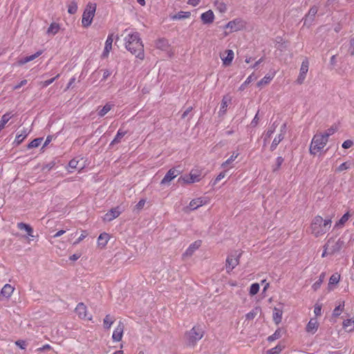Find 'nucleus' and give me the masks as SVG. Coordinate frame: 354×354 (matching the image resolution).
Wrapping results in <instances>:
<instances>
[{
    "label": "nucleus",
    "mask_w": 354,
    "mask_h": 354,
    "mask_svg": "<svg viewBox=\"0 0 354 354\" xmlns=\"http://www.w3.org/2000/svg\"><path fill=\"white\" fill-rule=\"evenodd\" d=\"M275 75V73H273L272 75H265L258 83L257 86L261 87L264 85L268 84L274 78Z\"/></svg>",
    "instance_id": "33"
},
{
    "label": "nucleus",
    "mask_w": 354,
    "mask_h": 354,
    "mask_svg": "<svg viewBox=\"0 0 354 354\" xmlns=\"http://www.w3.org/2000/svg\"><path fill=\"white\" fill-rule=\"evenodd\" d=\"M75 310L80 318L84 319L86 317V306L83 303H79Z\"/></svg>",
    "instance_id": "20"
},
{
    "label": "nucleus",
    "mask_w": 354,
    "mask_h": 354,
    "mask_svg": "<svg viewBox=\"0 0 354 354\" xmlns=\"http://www.w3.org/2000/svg\"><path fill=\"white\" fill-rule=\"evenodd\" d=\"M29 131L27 129H24L21 131H19L16 136L14 143L16 145H19L23 140L28 136Z\"/></svg>",
    "instance_id": "18"
},
{
    "label": "nucleus",
    "mask_w": 354,
    "mask_h": 354,
    "mask_svg": "<svg viewBox=\"0 0 354 354\" xmlns=\"http://www.w3.org/2000/svg\"><path fill=\"white\" fill-rule=\"evenodd\" d=\"M239 156V153L238 152H233L232 156L226 160L225 162H223L221 165V167L223 169H227L228 167L230 168L233 167V166H230V165L235 160V159Z\"/></svg>",
    "instance_id": "29"
},
{
    "label": "nucleus",
    "mask_w": 354,
    "mask_h": 354,
    "mask_svg": "<svg viewBox=\"0 0 354 354\" xmlns=\"http://www.w3.org/2000/svg\"><path fill=\"white\" fill-rule=\"evenodd\" d=\"M77 10V4L75 0H73L68 6V12L75 14Z\"/></svg>",
    "instance_id": "50"
},
{
    "label": "nucleus",
    "mask_w": 354,
    "mask_h": 354,
    "mask_svg": "<svg viewBox=\"0 0 354 354\" xmlns=\"http://www.w3.org/2000/svg\"><path fill=\"white\" fill-rule=\"evenodd\" d=\"M332 216L325 218L319 215L315 216L311 221L309 230L310 234L315 237H319L327 233L332 226Z\"/></svg>",
    "instance_id": "2"
},
{
    "label": "nucleus",
    "mask_w": 354,
    "mask_h": 354,
    "mask_svg": "<svg viewBox=\"0 0 354 354\" xmlns=\"http://www.w3.org/2000/svg\"><path fill=\"white\" fill-rule=\"evenodd\" d=\"M113 106V104H111V103H106L103 107L102 109H101L99 111H98V115L100 117H103L111 109L112 107Z\"/></svg>",
    "instance_id": "38"
},
{
    "label": "nucleus",
    "mask_w": 354,
    "mask_h": 354,
    "mask_svg": "<svg viewBox=\"0 0 354 354\" xmlns=\"http://www.w3.org/2000/svg\"><path fill=\"white\" fill-rule=\"evenodd\" d=\"M201 19L204 24H212L214 20V14L212 10H209L201 15Z\"/></svg>",
    "instance_id": "17"
},
{
    "label": "nucleus",
    "mask_w": 354,
    "mask_h": 354,
    "mask_svg": "<svg viewBox=\"0 0 354 354\" xmlns=\"http://www.w3.org/2000/svg\"><path fill=\"white\" fill-rule=\"evenodd\" d=\"M318 8L315 6L311 7L308 12V14L306 15L304 24L306 23V21H313L314 20V18L317 13Z\"/></svg>",
    "instance_id": "30"
},
{
    "label": "nucleus",
    "mask_w": 354,
    "mask_h": 354,
    "mask_svg": "<svg viewBox=\"0 0 354 354\" xmlns=\"http://www.w3.org/2000/svg\"><path fill=\"white\" fill-rule=\"evenodd\" d=\"M343 326L345 328L351 327V328L350 329V330H351L354 329V321H353L352 319H346L343 322Z\"/></svg>",
    "instance_id": "55"
},
{
    "label": "nucleus",
    "mask_w": 354,
    "mask_h": 354,
    "mask_svg": "<svg viewBox=\"0 0 354 354\" xmlns=\"http://www.w3.org/2000/svg\"><path fill=\"white\" fill-rule=\"evenodd\" d=\"M325 277H326L325 272H322L320 274V275L319 277V279L317 281H315L312 286V288L313 289L314 291H317L321 287V286L325 279Z\"/></svg>",
    "instance_id": "34"
},
{
    "label": "nucleus",
    "mask_w": 354,
    "mask_h": 354,
    "mask_svg": "<svg viewBox=\"0 0 354 354\" xmlns=\"http://www.w3.org/2000/svg\"><path fill=\"white\" fill-rule=\"evenodd\" d=\"M146 203L145 199H141L140 201L136 204V208L138 210H140L143 208Z\"/></svg>",
    "instance_id": "60"
},
{
    "label": "nucleus",
    "mask_w": 354,
    "mask_h": 354,
    "mask_svg": "<svg viewBox=\"0 0 354 354\" xmlns=\"http://www.w3.org/2000/svg\"><path fill=\"white\" fill-rule=\"evenodd\" d=\"M349 51L352 55H354V37L350 41Z\"/></svg>",
    "instance_id": "64"
},
{
    "label": "nucleus",
    "mask_w": 354,
    "mask_h": 354,
    "mask_svg": "<svg viewBox=\"0 0 354 354\" xmlns=\"http://www.w3.org/2000/svg\"><path fill=\"white\" fill-rule=\"evenodd\" d=\"M191 15L189 12L180 11L172 17L173 19H183L189 18Z\"/></svg>",
    "instance_id": "46"
},
{
    "label": "nucleus",
    "mask_w": 354,
    "mask_h": 354,
    "mask_svg": "<svg viewBox=\"0 0 354 354\" xmlns=\"http://www.w3.org/2000/svg\"><path fill=\"white\" fill-rule=\"evenodd\" d=\"M308 66H309V62H308V59L304 60L301 63L300 71H299V76L297 80V84H303V82L306 78V73H308Z\"/></svg>",
    "instance_id": "9"
},
{
    "label": "nucleus",
    "mask_w": 354,
    "mask_h": 354,
    "mask_svg": "<svg viewBox=\"0 0 354 354\" xmlns=\"http://www.w3.org/2000/svg\"><path fill=\"white\" fill-rule=\"evenodd\" d=\"M282 315H283L282 309L277 308V307L274 308L272 317H273V320L276 324H279L281 322Z\"/></svg>",
    "instance_id": "26"
},
{
    "label": "nucleus",
    "mask_w": 354,
    "mask_h": 354,
    "mask_svg": "<svg viewBox=\"0 0 354 354\" xmlns=\"http://www.w3.org/2000/svg\"><path fill=\"white\" fill-rule=\"evenodd\" d=\"M287 125L286 123H283L280 128V133L274 138L271 146L270 150L274 151L280 142L284 138V136L286 133Z\"/></svg>",
    "instance_id": "7"
},
{
    "label": "nucleus",
    "mask_w": 354,
    "mask_h": 354,
    "mask_svg": "<svg viewBox=\"0 0 354 354\" xmlns=\"http://www.w3.org/2000/svg\"><path fill=\"white\" fill-rule=\"evenodd\" d=\"M17 227L21 230H26L29 236H32V228L28 224L24 223H19L17 224Z\"/></svg>",
    "instance_id": "44"
},
{
    "label": "nucleus",
    "mask_w": 354,
    "mask_h": 354,
    "mask_svg": "<svg viewBox=\"0 0 354 354\" xmlns=\"http://www.w3.org/2000/svg\"><path fill=\"white\" fill-rule=\"evenodd\" d=\"M258 114H259V111L257 113V114L255 115L254 118H253V120H252L251 123H250V125L252 127H256L257 124H258V122H259V118L258 117Z\"/></svg>",
    "instance_id": "61"
},
{
    "label": "nucleus",
    "mask_w": 354,
    "mask_h": 354,
    "mask_svg": "<svg viewBox=\"0 0 354 354\" xmlns=\"http://www.w3.org/2000/svg\"><path fill=\"white\" fill-rule=\"evenodd\" d=\"M351 214L348 212L345 213L334 225V228H341L349 220Z\"/></svg>",
    "instance_id": "28"
},
{
    "label": "nucleus",
    "mask_w": 354,
    "mask_h": 354,
    "mask_svg": "<svg viewBox=\"0 0 354 354\" xmlns=\"http://www.w3.org/2000/svg\"><path fill=\"white\" fill-rule=\"evenodd\" d=\"M15 288L10 284H6L0 292V300L9 299L13 293Z\"/></svg>",
    "instance_id": "12"
},
{
    "label": "nucleus",
    "mask_w": 354,
    "mask_h": 354,
    "mask_svg": "<svg viewBox=\"0 0 354 354\" xmlns=\"http://www.w3.org/2000/svg\"><path fill=\"white\" fill-rule=\"evenodd\" d=\"M96 10V4L89 3L82 15V24L84 27L88 28L91 26Z\"/></svg>",
    "instance_id": "4"
},
{
    "label": "nucleus",
    "mask_w": 354,
    "mask_h": 354,
    "mask_svg": "<svg viewBox=\"0 0 354 354\" xmlns=\"http://www.w3.org/2000/svg\"><path fill=\"white\" fill-rule=\"evenodd\" d=\"M283 162V158L281 157V156H278L277 158H276V163H275V165H274L272 167V171H276L277 170L279 169V168L281 167L282 163Z\"/></svg>",
    "instance_id": "52"
},
{
    "label": "nucleus",
    "mask_w": 354,
    "mask_h": 354,
    "mask_svg": "<svg viewBox=\"0 0 354 354\" xmlns=\"http://www.w3.org/2000/svg\"><path fill=\"white\" fill-rule=\"evenodd\" d=\"M120 214L121 211L119 207L112 208L106 214H104L103 220L104 221L110 222L118 217Z\"/></svg>",
    "instance_id": "11"
},
{
    "label": "nucleus",
    "mask_w": 354,
    "mask_h": 354,
    "mask_svg": "<svg viewBox=\"0 0 354 354\" xmlns=\"http://www.w3.org/2000/svg\"><path fill=\"white\" fill-rule=\"evenodd\" d=\"M344 241L342 239H339L330 248V253L335 254L341 250L344 246Z\"/></svg>",
    "instance_id": "23"
},
{
    "label": "nucleus",
    "mask_w": 354,
    "mask_h": 354,
    "mask_svg": "<svg viewBox=\"0 0 354 354\" xmlns=\"http://www.w3.org/2000/svg\"><path fill=\"white\" fill-rule=\"evenodd\" d=\"M344 301H342L333 310V315L334 317H338L344 310Z\"/></svg>",
    "instance_id": "49"
},
{
    "label": "nucleus",
    "mask_w": 354,
    "mask_h": 354,
    "mask_svg": "<svg viewBox=\"0 0 354 354\" xmlns=\"http://www.w3.org/2000/svg\"><path fill=\"white\" fill-rule=\"evenodd\" d=\"M206 200L203 198H198L193 199L190 201L188 208L190 209V210H195L197 208L203 206L206 203Z\"/></svg>",
    "instance_id": "16"
},
{
    "label": "nucleus",
    "mask_w": 354,
    "mask_h": 354,
    "mask_svg": "<svg viewBox=\"0 0 354 354\" xmlns=\"http://www.w3.org/2000/svg\"><path fill=\"white\" fill-rule=\"evenodd\" d=\"M353 165V163L351 162H344L336 169V171L342 172L344 170L350 169Z\"/></svg>",
    "instance_id": "48"
},
{
    "label": "nucleus",
    "mask_w": 354,
    "mask_h": 354,
    "mask_svg": "<svg viewBox=\"0 0 354 354\" xmlns=\"http://www.w3.org/2000/svg\"><path fill=\"white\" fill-rule=\"evenodd\" d=\"M41 53H42V51H37V53H35V54H33L32 55L26 56L24 58H21L19 60H18L17 64L19 66L24 65L30 61L34 60L35 59L38 57L39 55H41Z\"/></svg>",
    "instance_id": "21"
},
{
    "label": "nucleus",
    "mask_w": 354,
    "mask_h": 354,
    "mask_svg": "<svg viewBox=\"0 0 354 354\" xmlns=\"http://www.w3.org/2000/svg\"><path fill=\"white\" fill-rule=\"evenodd\" d=\"M328 140L319 132L315 134L310 144L309 152L311 155H316L321 152L326 146Z\"/></svg>",
    "instance_id": "3"
},
{
    "label": "nucleus",
    "mask_w": 354,
    "mask_h": 354,
    "mask_svg": "<svg viewBox=\"0 0 354 354\" xmlns=\"http://www.w3.org/2000/svg\"><path fill=\"white\" fill-rule=\"evenodd\" d=\"M245 27V22L241 19H235L229 21L225 26V28L230 29L231 32H236L243 29Z\"/></svg>",
    "instance_id": "8"
},
{
    "label": "nucleus",
    "mask_w": 354,
    "mask_h": 354,
    "mask_svg": "<svg viewBox=\"0 0 354 354\" xmlns=\"http://www.w3.org/2000/svg\"><path fill=\"white\" fill-rule=\"evenodd\" d=\"M261 309L258 307L253 308L251 311L245 315L246 319L248 320L253 319L259 313Z\"/></svg>",
    "instance_id": "43"
},
{
    "label": "nucleus",
    "mask_w": 354,
    "mask_h": 354,
    "mask_svg": "<svg viewBox=\"0 0 354 354\" xmlns=\"http://www.w3.org/2000/svg\"><path fill=\"white\" fill-rule=\"evenodd\" d=\"M225 53L227 55L225 57H221V58L224 65L229 66L234 59V54L232 50H227Z\"/></svg>",
    "instance_id": "24"
},
{
    "label": "nucleus",
    "mask_w": 354,
    "mask_h": 354,
    "mask_svg": "<svg viewBox=\"0 0 354 354\" xmlns=\"http://www.w3.org/2000/svg\"><path fill=\"white\" fill-rule=\"evenodd\" d=\"M318 326L319 324L316 319H310L306 326V330L308 333L314 334L317 330Z\"/></svg>",
    "instance_id": "19"
},
{
    "label": "nucleus",
    "mask_w": 354,
    "mask_h": 354,
    "mask_svg": "<svg viewBox=\"0 0 354 354\" xmlns=\"http://www.w3.org/2000/svg\"><path fill=\"white\" fill-rule=\"evenodd\" d=\"M353 145V142L351 140H346L343 143L342 147L344 149H348Z\"/></svg>",
    "instance_id": "58"
},
{
    "label": "nucleus",
    "mask_w": 354,
    "mask_h": 354,
    "mask_svg": "<svg viewBox=\"0 0 354 354\" xmlns=\"http://www.w3.org/2000/svg\"><path fill=\"white\" fill-rule=\"evenodd\" d=\"M226 174V171L221 172L215 178L214 185H216L218 182H219L221 179H223Z\"/></svg>",
    "instance_id": "59"
},
{
    "label": "nucleus",
    "mask_w": 354,
    "mask_h": 354,
    "mask_svg": "<svg viewBox=\"0 0 354 354\" xmlns=\"http://www.w3.org/2000/svg\"><path fill=\"white\" fill-rule=\"evenodd\" d=\"M124 325L122 322L120 321L118 326L114 329L112 335V339L114 342L121 341L124 333Z\"/></svg>",
    "instance_id": "10"
},
{
    "label": "nucleus",
    "mask_w": 354,
    "mask_h": 354,
    "mask_svg": "<svg viewBox=\"0 0 354 354\" xmlns=\"http://www.w3.org/2000/svg\"><path fill=\"white\" fill-rule=\"evenodd\" d=\"M284 346L279 344L275 347L267 351L266 354H279L283 349Z\"/></svg>",
    "instance_id": "47"
},
{
    "label": "nucleus",
    "mask_w": 354,
    "mask_h": 354,
    "mask_svg": "<svg viewBox=\"0 0 354 354\" xmlns=\"http://www.w3.org/2000/svg\"><path fill=\"white\" fill-rule=\"evenodd\" d=\"M340 280V274L338 273L333 274L329 279V282L328 284V290H333V286L337 285Z\"/></svg>",
    "instance_id": "27"
},
{
    "label": "nucleus",
    "mask_w": 354,
    "mask_h": 354,
    "mask_svg": "<svg viewBox=\"0 0 354 354\" xmlns=\"http://www.w3.org/2000/svg\"><path fill=\"white\" fill-rule=\"evenodd\" d=\"M125 134H126V131H124L122 129H119L118 131L117 134L115 136L114 139L111 142V145L119 143L120 142L121 139L124 136Z\"/></svg>",
    "instance_id": "41"
},
{
    "label": "nucleus",
    "mask_w": 354,
    "mask_h": 354,
    "mask_svg": "<svg viewBox=\"0 0 354 354\" xmlns=\"http://www.w3.org/2000/svg\"><path fill=\"white\" fill-rule=\"evenodd\" d=\"M60 26L58 24L52 23L48 27L46 32L48 35H55L58 32Z\"/></svg>",
    "instance_id": "35"
},
{
    "label": "nucleus",
    "mask_w": 354,
    "mask_h": 354,
    "mask_svg": "<svg viewBox=\"0 0 354 354\" xmlns=\"http://www.w3.org/2000/svg\"><path fill=\"white\" fill-rule=\"evenodd\" d=\"M113 34H111V35H109L108 37H107V39L105 41V46H104V51L102 53V57H107L110 51L112 49V44H113Z\"/></svg>",
    "instance_id": "15"
},
{
    "label": "nucleus",
    "mask_w": 354,
    "mask_h": 354,
    "mask_svg": "<svg viewBox=\"0 0 354 354\" xmlns=\"http://www.w3.org/2000/svg\"><path fill=\"white\" fill-rule=\"evenodd\" d=\"M193 108L192 106H189L182 114L181 118L183 119L185 118L192 111Z\"/></svg>",
    "instance_id": "63"
},
{
    "label": "nucleus",
    "mask_w": 354,
    "mask_h": 354,
    "mask_svg": "<svg viewBox=\"0 0 354 354\" xmlns=\"http://www.w3.org/2000/svg\"><path fill=\"white\" fill-rule=\"evenodd\" d=\"M178 174L179 172L175 168L170 169L165 174L164 178L162 179L160 184H169L173 179H174L178 175Z\"/></svg>",
    "instance_id": "14"
},
{
    "label": "nucleus",
    "mask_w": 354,
    "mask_h": 354,
    "mask_svg": "<svg viewBox=\"0 0 354 354\" xmlns=\"http://www.w3.org/2000/svg\"><path fill=\"white\" fill-rule=\"evenodd\" d=\"M241 255V252L235 251L234 253L230 254L226 259V270L229 273L239 263V258Z\"/></svg>",
    "instance_id": "6"
},
{
    "label": "nucleus",
    "mask_w": 354,
    "mask_h": 354,
    "mask_svg": "<svg viewBox=\"0 0 354 354\" xmlns=\"http://www.w3.org/2000/svg\"><path fill=\"white\" fill-rule=\"evenodd\" d=\"M124 40L125 48L128 51L141 60L145 59L144 45L138 32L128 33Z\"/></svg>",
    "instance_id": "1"
},
{
    "label": "nucleus",
    "mask_w": 354,
    "mask_h": 354,
    "mask_svg": "<svg viewBox=\"0 0 354 354\" xmlns=\"http://www.w3.org/2000/svg\"><path fill=\"white\" fill-rule=\"evenodd\" d=\"M59 77V74H57L55 77H53L51 79H49L48 80H46L43 82H41L43 87H47L50 84H51L56 79H57Z\"/></svg>",
    "instance_id": "57"
},
{
    "label": "nucleus",
    "mask_w": 354,
    "mask_h": 354,
    "mask_svg": "<svg viewBox=\"0 0 354 354\" xmlns=\"http://www.w3.org/2000/svg\"><path fill=\"white\" fill-rule=\"evenodd\" d=\"M230 102V99L227 97H223L221 101V107H220V113L224 114L226 112L227 106L229 102Z\"/></svg>",
    "instance_id": "39"
},
{
    "label": "nucleus",
    "mask_w": 354,
    "mask_h": 354,
    "mask_svg": "<svg viewBox=\"0 0 354 354\" xmlns=\"http://www.w3.org/2000/svg\"><path fill=\"white\" fill-rule=\"evenodd\" d=\"M79 159L73 158L68 162V171L69 173L73 172V170L78 168Z\"/></svg>",
    "instance_id": "40"
},
{
    "label": "nucleus",
    "mask_w": 354,
    "mask_h": 354,
    "mask_svg": "<svg viewBox=\"0 0 354 354\" xmlns=\"http://www.w3.org/2000/svg\"><path fill=\"white\" fill-rule=\"evenodd\" d=\"M12 115L9 113H6L1 118L0 122L3 124L4 126L7 124V122L10 120Z\"/></svg>",
    "instance_id": "56"
},
{
    "label": "nucleus",
    "mask_w": 354,
    "mask_h": 354,
    "mask_svg": "<svg viewBox=\"0 0 354 354\" xmlns=\"http://www.w3.org/2000/svg\"><path fill=\"white\" fill-rule=\"evenodd\" d=\"M42 138H36L32 140L28 145V149L36 148L39 147L42 141Z\"/></svg>",
    "instance_id": "51"
},
{
    "label": "nucleus",
    "mask_w": 354,
    "mask_h": 354,
    "mask_svg": "<svg viewBox=\"0 0 354 354\" xmlns=\"http://www.w3.org/2000/svg\"><path fill=\"white\" fill-rule=\"evenodd\" d=\"M203 330L198 326L193 327L187 334L186 339L188 345L194 346L203 337Z\"/></svg>",
    "instance_id": "5"
},
{
    "label": "nucleus",
    "mask_w": 354,
    "mask_h": 354,
    "mask_svg": "<svg viewBox=\"0 0 354 354\" xmlns=\"http://www.w3.org/2000/svg\"><path fill=\"white\" fill-rule=\"evenodd\" d=\"M314 313L317 316H319L322 314V307L319 305H316L314 308Z\"/></svg>",
    "instance_id": "62"
},
{
    "label": "nucleus",
    "mask_w": 354,
    "mask_h": 354,
    "mask_svg": "<svg viewBox=\"0 0 354 354\" xmlns=\"http://www.w3.org/2000/svg\"><path fill=\"white\" fill-rule=\"evenodd\" d=\"M281 336H282V330L281 328H278L277 330H275V332L272 335H270L268 337V341L273 342L276 339H279L280 337H281Z\"/></svg>",
    "instance_id": "45"
},
{
    "label": "nucleus",
    "mask_w": 354,
    "mask_h": 354,
    "mask_svg": "<svg viewBox=\"0 0 354 354\" xmlns=\"http://www.w3.org/2000/svg\"><path fill=\"white\" fill-rule=\"evenodd\" d=\"M156 46L157 48L162 50H168L169 48V42L165 39H159L156 42Z\"/></svg>",
    "instance_id": "31"
},
{
    "label": "nucleus",
    "mask_w": 354,
    "mask_h": 354,
    "mask_svg": "<svg viewBox=\"0 0 354 354\" xmlns=\"http://www.w3.org/2000/svg\"><path fill=\"white\" fill-rule=\"evenodd\" d=\"M214 5L215 6L216 10L221 13H224L227 10V6L223 1L216 0L214 2Z\"/></svg>",
    "instance_id": "32"
},
{
    "label": "nucleus",
    "mask_w": 354,
    "mask_h": 354,
    "mask_svg": "<svg viewBox=\"0 0 354 354\" xmlns=\"http://www.w3.org/2000/svg\"><path fill=\"white\" fill-rule=\"evenodd\" d=\"M115 319L110 315H106L103 320L104 327L106 329H109L112 324L114 323Z\"/></svg>",
    "instance_id": "37"
},
{
    "label": "nucleus",
    "mask_w": 354,
    "mask_h": 354,
    "mask_svg": "<svg viewBox=\"0 0 354 354\" xmlns=\"http://www.w3.org/2000/svg\"><path fill=\"white\" fill-rule=\"evenodd\" d=\"M259 290V285L257 283H252L250 288V294L251 295H256Z\"/></svg>",
    "instance_id": "53"
},
{
    "label": "nucleus",
    "mask_w": 354,
    "mask_h": 354,
    "mask_svg": "<svg viewBox=\"0 0 354 354\" xmlns=\"http://www.w3.org/2000/svg\"><path fill=\"white\" fill-rule=\"evenodd\" d=\"M201 246V241H195L185 250L184 256H192L193 253Z\"/></svg>",
    "instance_id": "25"
},
{
    "label": "nucleus",
    "mask_w": 354,
    "mask_h": 354,
    "mask_svg": "<svg viewBox=\"0 0 354 354\" xmlns=\"http://www.w3.org/2000/svg\"><path fill=\"white\" fill-rule=\"evenodd\" d=\"M254 78H253V74L249 75L247 79L245 80V81L239 87V90H244L245 86L249 84L252 81H253Z\"/></svg>",
    "instance_id": "54"
},
{
    "label": "nucleus",
    "mask_w": 354,
    "mask_h": 354,
    "mask_svg": "<svg viewBox=\"0 0 354 354\" xmlns=\"http://www.w3.org/2000/svg\"><path fill=\"white\" fill-rule=\"evenodd\" d=\"M278 124L277 122H273V124L268 128L266 131V136L264 138V142H266L268 139L271 137L272 134L275 131L276 128L277 127Z\"/></svg>",
    "instance_id": "36"
},
{
    "label": "nucleus",
    "mask_w": 354,
    "mask_h": 354,
    "mask_svg": "<svg viewBox=\"0 0 354 354\" xmlns=\"http://www.w3.org/2000/svg\"><path fill=\"white\" fill-rule=\"evenodd\" d=\"M109 239H110V236H109V234H107L106 232L100 234L97 238L98 246H100L101 248H104L106 245Z\"/></svg>",
    "instance_id": "22"
},
{
    "label": "nucleus",
    "mask_w": 354,
    "mask_h": 354,
    "mask_svg": "<svg viewBox=\"0 0 354 354\" xmlns=\"http://www.w3.org/2000/svg\"><path fill=\"white\" fill-rule=\"evenodd\" d=\"M200 174L197 172H190L189 176L180 177L178 178V181H183L185 183L190 184L200 181Z\"/></svg>",
    "instance_id": "13"
},
{
    "label": "nucleus",
    "mask_w": 354,
    "mask_h": 354,
    "mask_svg": "<svg viewBox=\"0 0 354 354\" xmlns=\"http://www.w3.org/2000/svg\"><path fill=\"white\" fill-rule=\"evenodd\" d=\"M337 131V127L332 126L328 129H326L324 132H319L326 140L328 141L329 136L333 135Z\"/></svg>",
    "instance_id": "42"
}]
</instances>
